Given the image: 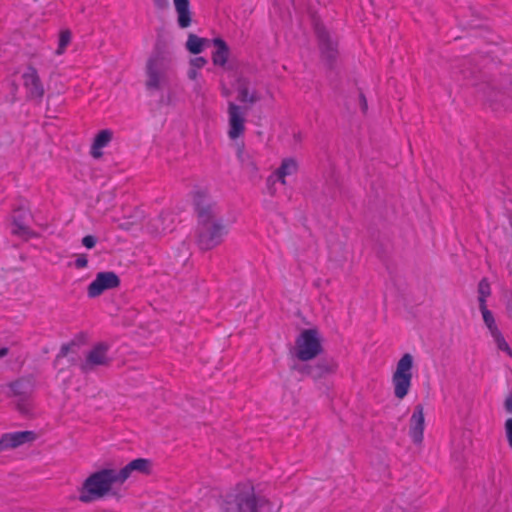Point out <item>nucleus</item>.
I'll use <instances>...</instances> for the list:
<instances>
[{"mask_svg": "<svg viewBox=\"0 0 512 512\" xmlns=\"http://www.w3.org/2000/svg\"><path fill=\"white\" fill-rule=\"evenodd\" d=\"M7 354H8V348H6V347L0 348V358L6 356Z\"/></svg>", "mask_w": 512, "mask_h": 512, "instance_id": "nucleus-38", "label": "nucleus"}, {"mask_svg": "<svg viewBox=\"0 0 512 512\" xmlns=\"http://www.w3.org/2000/svg\"><path fill=\"white\" fill-rule=\"evenodd\" d=\"M23 86L27 91L28 97L40 100L44 95V86L40 79L38 70L34 66H28L22 75Z\"/></svg>", "mask_w": 512, "mask_h": 512, "instance_id": "nucleus-14", "label": "nucleus"}, {"mask_svg": "<svg viewBox=\"0 0 512 512\" xmlns=\"http://www.w3.org/2000/svg\"><path fill=\"white\" fill-rule=\"evenodd\" d=\"M82 244L88 249H92L96 245V238L92 235H87L82 239Z\"/></svg>", "mask_w": 512, "mask_h": 512, "instance_id": "nucleus-32", "label": "nucleus"}, {"mask_svg": "<svg viewBox=\"0 0 512 512\" xmlns=\"http://www.w3.org/2000/svg\"><path fill=\"white\" fill-rule=\"evenodd\" d=\"M316 35L322 58L332 65L338 57L337 41L332 38L329 31L321 25L316 26Z\"/></svg>", "mask_w": 512, "mask_h": 512, "instance_id": "nucleus-12", "label": "nucleus"}, {"mask_svg": "<svg viewBox=\"0 0 512 512\" xmlns=\"http://www.w3.org/2000/svg\"><path fill=\"white\" fill-rule=\"evenodd\" d=\"M208 44V39L198 37L197 35L191 33L188 35L185 46L190 53L199 54L205 49L206 45Z\"/></svg>", "mask_w": 512, "mask_h": 512, "instance_id": "nucleus-21", "label": "nucleus"}, {"mask_svg": "<svg viewBox=\"0 0 512 512\" xmlns=\"http://www.w3.org/2000/svg\"><path fill=\"white\" fill-rule=\"evenodd\" d=\"M37 439L38 434L31 430L4 433L0 437V454L24 445H30Z\"/></svg>", "mask_w": 512, "mask_h": 512, "instance_id": "nucleus-10", "label": "nucleus"}, {"mask_svg": "<svg viewBox=\"0 0 512 512\" xmlns=\"http://www.w3.org/2000/svg\"><path fill=\"white\" fill-rule=\"evenodd\" d=\"M120 286V278L113 271L99 272L95 279L87 286L89 298H97L107 290L116 289Z\"/></svg>", "mask_w": 512, "mask_h": 512, "instance_id": "nucleus-9", "label": "nucleus"}, {"mask_svg": "<svg viewBox=\"0 0 512 512\" xmlns=\"http://www.w3.org/2000/svg\"><path fill=\"white\" fill-rule=\"evenodd\" d=\"M490 284L486 279H482L478 284V302L479 307L486 305V299L490 296Z\"/></svg>", "mask_w": 512, "mask_h": 512, "instance_id": "nucleus-25", "label": "nucleus"}, {"mask_svg": "<svg viewBox=\"0 0 512 512\" xmlns=\"http://www.w3.org/2000/svg\"><path fill=\"white\" fill-rule=\"evenodd\" d=\"M17 407H18V410L21 412V413H28L30 411V404L29 403H21L19 402L17 404Z\"/></svg>", "mask_w": 512, "mask_h": 512, "instance_id": "nucleus-35", "label": "nucleus"}, {"mask_svg": "<svg viewBox=\"0 0 512 512\" xmlns=\"http://www.w3.org/2000/svg\"><path fill=\"white\" fill-rule=\"evenodd\" d=\"M159 102L162 105H171L173 103L172 94L168 93L167 95H162Z\"/></svg>", "mask_w": 512, "mask_h": 512, "instance_id": "nucleus-33", "label": "nucleus"}, {"mask_svg": "<svg viewBox=\"0 0 512 512\" xmlns=\"http://www.w3.org/2000/svg\"><path fill=\"white\" fill-rule=\"evenodd\" d=\"M187 75L190 80L194 81L198 77V70H196L195 68H189Z\"/></svg>", "mask_w": 512, "mask_h": 512, "instance_id": "nucleus-36", "label": "nucleus"}, {"mask_svg": "<svg viewBox=\"0 0 512 512\" xmlns=\"http://www.w3.org/2000/svg\"><path fill=\"white\" fill-rule=\"evenodd\" d=\"M74 266L77 269H83L88 266V257L86 254H77L74 262Z\"/></svg>", "mask_w": 512, "mask_h": 512, "instance_id": "nucleus-28", "label": "nucleus"}, {"mask_svg": "<svg viewBox=\"0 0 512 512\" xmlns=\"http://www.w3.org/2000/svg\"><path fill=\"white\" fill-rule=\"evenodd\" d=\"M72 42V32L69 29H61L58 33L56 56H62Z\"/></svg>", "mask_w": 512, "mask_h": 512, "instance_id": "nucleus-23", "label": "nucleus"}, {"mask_svg": "<svg viewBox=\"0 0 512 512\" xmlns=\"http://www.w3.org/2000/svg\"><path fill=\"white\" fill-rule=\"evenodd\" d=\"M222 512H274L272 502L249 480L229 488L221 498Z\"/></svg>", "mask_w": 512, "mask_h": 512, "instance_id": "nucleus-3", "label": "nucleus"}, {"mask_svg": "<svg viewBox=\"0 0 512 512\" xmlns=\"http://www.w3.org/2000/svg\"><path fill=\"white\" fill-rule=\"evenodd\" d=\"M152 466L153 465L151 460L146 458H137L128 462L120 469L115 468V472L117 474L121 486H123L128 479L136 475L151 474Z\"/></svg>", "mask_w": 512, "mask_h": 512, "instance_id": "nucleus-11", "label": "nucleus"}, {"mask_svg": "<svg viewBox=\"0 0 512 512\" xmlns=\"http://www.w3.org/2000/svg\"><path fill=\"white\" fill-rule=\"evenodd\" d=\"M207 64V60L204 57H196L189 61L190 68L199 70Z\"/></svg>", "mask_w": 512, "mask_h": 512, "instance_id": "nucleus-29", "label": "nucleus"}, {"mask_svg": "<svg viewBox=\"0 0 512 512\" xmlns=\"http://www.w3.org/2000/svg\"><path fill=\"white\" fill-rule=\"evenodd\" d=\"M114 132L111 129H102L93 137L89 154L93 159L103 157V148L107 147L113 140Z\"/></svg>", "mask_w": 512, "mask_h": 512, "instance_id": "nucleus-16", "label": "nucleus"}, {"mask_svg": "<svg viewBox=\"0 0 512 512\" xmlns=\"http://www.w3.org/2000/svg\"><path fill=\"white\" fill-rule=\"evenodd\" d=\"M177 15V24L181 29H186L192 24V11L189 0H172Z\"/></svg>", "mask_w": 512, "mask_h": 512, "instance_id": "nucleus-19", "label": "nucleus"}, {"mask_svg": "<svg viewBox=\"0 0 512 512\" xmlns=\"http://www.w3.org/2000/svg\"><path fill=\"white\" fill-rule=\"evenodd\" d=\"M191 197L198 217L197 243L202 250H210L221 243L225 233L223 219L207 188H195Z\"/></svg>", "mask_w": 512, "mask_h": 512, "instance_id": "nucleus-1", "label": "nucleus"}, {"mask_svg": "<svg viewBox=\"0 0 512 512\" xmlns=\"http://www.w3.org/2000/svg\"><path fill=\"white\" fill-rule=\"evenodd\" d=\"M339 364L333 358H323L314 365H306L299 368L301 373H305L315 379H321L333 375L338 371Z\"/></svg>", "mask_w": 512, "mask_h": 512, "instance_id": "nucleus-15", "label": "nucleus"}, {"mask_svg": "<svg viewBox=\"0 0 512 512\" xmlns=\"http://www.w3.org/2000/svg\"><path fill=\"white\" fill-rule=\"evenodd\" d=\"M237 157L241 163V167L245 171L251 175H255L258 172V166L253 157L249 153L245 152L243 148L238 149Z\"/></svg>", "mask_w": 512, "mask_h": 512, "instance_id": "nucleus-22", "label": "nucleus"}, {"mask_svg": "<svg viewBox=\"0 0 512 512\" xmlns=\"http://www.w3.org/2000/svg\"><path fill=\"white\" fill-rule=\"evenodd\" d=\"M298 171V162L295 158H284L280 166L268 178V183H274L276 180L282 185H286V177L296 174Z\"/></svg>", "mask_w": 512, "mask_h": 512, "instance_id": "nucleus-17", "label": "nucleus"}, {"mask_svg": "<svg viewBox=\"0 0 512 512\" xmlns=\"http://www.w3.org/2000/svg\"><path fill=\"white\" fill-rule=\"evenodd\" d=\"M491 335L494 338V341H495L498 349L507 353V355L509 357H512V350H511L510 346L508 345V343L506 342L503 335L501 334L500 330L494 331V333H492Z\"/></svg>", "mask_w": 512, "mask_h": 512, "instance_id": "nucleus-27", "label": "nucleus"}, {"mask_svg": "<svg viewBox=\"0 0 512 512\" xmlns=\"http://www.w3.org/2000/svg\"><path fill=\"white\" fill-rule=\"evenodd\" d=\"M121 484L115 467H100L87 474L78 485L77 501L83 505H91L106 498L119 499Z\"/></svg>", "mask_w": 512, "mask_h": 512, "instance_id": "nucleus-2", "label": "nucleus"}, {"mask_svg": "<svg viewBox=\"0 0 512 512\" xmlns=\"http://www.w3.org/2000/svg\"><path fill=\"white\" fill-rule=\"evenodd\" d=\"M66 348L65 347H62V353L65 355L66 354Z\"/></svg>", "mask_w": 512, "mask_h": 512, "instance_id": "nucleus-39", "label": "nucleus"}, {"mask_svg": "<svg viewBox=\"0 0 512 512\" xmlns=\"http://www.w3.org/2000/svg\"><path fill=\"white\" fill-rule=\"evenodd\" d=\"M238 100L241 103L254 104L260 100V96L255 89L251 88L250 81L244 77H238L236 83Z\"/></svg>", "mask_w": 512, "mask_h": 512, "instance_id": "nucleus-18", "label": "nucleus"}, {"mask_svg": "<svg viewBox=\"0 0 512 512\" xmlns=\"http://www.w3.org/2000/svg\"><path fill=\"white\" fill-rule=\"evenodd\" d=\"M228 130L230 140H237L244 136L246 131L247 110L240 105L229 101L227 105Z\"/></svg>", "mask_w": 512, "mask_h": 512, "instance_id": "nucleus-7", "label": "nucleus"}, {"mask_svg": "<svg viewBox=\"0 0 512 512\" xmlns=\"http://www.w3.org/2000/svg\"><path fill=\"white\" fill-rule=\"evenodd\" d=\"M110 363L111 358L108 356V346L98 344L87 352L85 359L80 364V369L84 373H90L100 368L108 367Z\"/></svg>", "mask_w": 512, "mask_h": 512, "instance_id": "nucleus-8", "label": "nucleus"}, {"mask_svg": "<svg viewBox=\"0 0 512 512\" xmlns=\"http://www.w3.org/2000/svg\"><path fill=\"white\" fill-rule=\"evenodd\" d=\"M25 385L26 383L24 381L19 380L11 384V388L16 395L26 394V391H24Z\"/></svg>", "mask_w": 512, "mask_h": 512, "instance_id": "nucleus-31", "label": "nucleus"}, {"mask_svg": "<svg viewBox=\"0 0 512 512\" xmlns=\"http://www.w3.org/2000/svg\"><path fill=\"white\" fill-rule=\"evenodd\" d=\"M322 341L318 329H303L295 339L291 354L301 362L312 361L323 353Z\"/></svg>", "mask_w": 512, "mask_h": 512, "instance_id": "nucleus-5", "label": "nucleus"}, {"mask_svg": "<svg viewBox=\"0 0 512 512\" xmlns=\"http://www.w3.org/2000/svg\"><path fill=\"white\" fill-rule=\"evenodd\" d=\"M505 433L509 447L512 449V418H509L505 422Z\"/></svg>", "mask_w": 512, "mask_h": 512, "instance_id": "nucleus-30", "label": "nucleus"}, {"mask_svg": "<svg viewBox=\"0 0 512 512\" xmlns=\"http://www.w3.org/2000/svg\"><path fill=\"white\" fill-rule=\"evenodd\" d=\"M27 216V212L24 210H18L13 215V223L17 227L15 233H26L28 228L25 224V217Z\"/></svg>", "mask_w": 512, "mask_h": 512, "instance_id": "nucleus-24", "label": "nucleus"}, {"mask_svg": "<svg viewBox=\"0 0 512 512\" xmlns=\"http://www.w3.org/2000/svg\"><path fill=\"white\" fill-rule=\"evenodd\" d=\"M153 3L158 9H166L169 6L168 0H153Z\"/></svg>", "mask_w": 512, "mask_h": 512, "instance_id": "nucleus-34", "label": "nucleus"}, {"mask_svg": "<svg viewBox=\"0 0 512 512\" xmlns=\"http://www.w3.org/2000/svg\"><path fill=\"white\" fill-rule=\"evenodd\" d=\"M212 43L215 47L212 53V63L218 67H225L231 54L228 44L222 38H214Z\"/></svg>", "mask_w": 512, "mask_h": 512, "instance_id": "nucleus-20", "label": "nucleus"}, {"mask_svg": "<svg viewBox=\"0 0 512 512\" xmlns=\"http://www.w3.org/2000/svg\"><path fill=\"white\" fill-rule=\"evenodd\" d=\"M480 311L483 316L484 323L486 324L487 328L489 329L490 333H494V331H498V327L495 323V319L492 315V313L487 309V306H480Z\"/></svg>", "mask_w": 512, "mask_h": 512, "instance_id": "nucleus-26", "label": "nucleus"}, {"mask_svg": "<svg viewBox=\"0 0 512 512\" xmlns=\"http://www.w3.org/2000/svg\"><path fill=\"white\" fill-rule=\"evenodd\" d=\"M505 408L508 412L512 413V393L505 400Z\"/></svg>", "mask_w": 512, "mask_h": 512, "instance_id": "nucleus-37", "label": "nucleus"}, {"mask_svg": "<svg viewBox=\"0 0 512 512\" xmlns=\"http://www.w3.org/2000/svg\"><path fill=\"white\" fill-rule=\"evenodd\" d=\"M413 368L414 356L404 353L397 361L391 376L393 395L397 400H403L409 394L412 387Z\"/></svg>", "mask_w": 512, "mask_h": 512, "instance_id": "nucleus-6", "label": "nucleus"}, {"mask_svg": "<svg viewBox=\"0 0 512 512\" xmlns=\"http://www.w3.org/2000/svg\"><path fill=\"white\" fill-rule=\"evenodd\" d=\"M173 59L167 41L158 37L153 52L145 64V87L159 91L169 86Z\"/></svg>", "mask_w": 512, "mask_h": 512, "instance_id": "nucleus-4", "label": "nucleus"}, {"mask_svg": "<svg viewBox=\"0 0 512 512\" xmlns=\"http://www.w3.org/2000/svg\"><path fill=\"white\" fill-rule=\"evenodd\" d=\"M409 436L412 442L420 446L424 440L425 430V412L422 404H417L413 408V412L409 418Z\"/></svg>", "mask_w": 512, "mask_h": 512, "instance_id": "nucleus-13", "label": "nucleus"}]
</instances>
